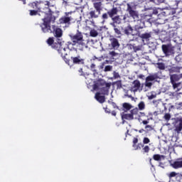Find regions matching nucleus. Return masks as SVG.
Masks as SVG:
<instances>
[{
	"mask_svg": "<svg viewBox=\"0 0 182 182\" xmlns=\"http://www.w3.org/2000/svg\"><path fill=\"white\" fill-rule=\"evenodd\" d=\"M174 132H176L178 134L181 133L182 130V118H177L173 122Z\"/></svg>",
	"mask_w": 182,
	"mask_h": 182,
	"instance_id": "8",
	"label": "nucleus"
},
{
	"mask_svg": "<svg viewBox=\"0 0 182 182\" xmlns=\"http://www.w3.org/2000/svg\"><path fill=\"white\" fill-rule=\"evenodd\" d=\"M145 129H151V126H150V125H146V126L145 127Z\"/></svg>",
	"mask_w": 182,
	"mask_h": 182,
	"instance_id": "56",
	"label": "nucleus"
},
{
	"mask_svg": "<svg viewBox=\"0 0 182 182\" xmlns=\"http://www.w3.org/2000/svg\"><path fill=\"white\" fill-rule=\"evenodd\" d=\"M156 79H157V76L151 75L146 77V82H153V80H156Z\"/></svg>",
	"mask_w": 182,
	"mask_h": 182,
	"instance_id": "30",
	"label": "nucleus"
},
{
	"mask_svg": "<svg viewBox=\"0 0 182 182\" xmlns=\"http://www.w3.org/2000/svg\"><path fill=\"white\" fill-rule=\"evenodd\" d=\"M142 123H143V124H149V121L144 120V121H142Z\"/></svg>",
	"mask_w": 182,
	"mask_h": 182,
	"instance_id": "53",
	"label": "nucleus"
},
{
	"mask_svg": "<svg viewBox=\"0 0 182 182\" xmlns=\"http://www.w3.org/2000/svg\"><path fill=\"white\" fill-rule=\"evenodd\" d=\"M142 32H144V30H143V27L140 26H135L134 29V36H139L140 38Z\"/></svg>",
	"mask_w": 182,
	"mask_h": 182,
	"instance_id": "15",
	"label": "nucleus"
},
{
	"mask_svg": "<svg viewBox=\"0 0 182 182\" xmlns=\"http://www.w3.org/2000/svg\"><path fill=\"white\" fill-rule=\"evenodd\" d=\"M96 68V65L95 63L91 64L90 69H95Z\"/></svg>",
	"mask_w": 182,
	"mask_h": 182,
	"instance_id": "51",
	"label": "nucleus"
},
{
	"mask_svg": "<svg viewBox=\"0 0 182 182\" xmlns=\"http://www.w3.org/2000/svg\"><path fill=\"white\" fill-rule=\"evenodd\" d=\"M112 116H116V114H117L116 111H112Z\"/></svg>",
	"mask_w": 182,
	"mask_h": 182,
	"instance_id": "57",
	"label": "nucleus"
},
{
	"mask_svg": "<svg viewBox=\"0 0 182 182\" xmlns=\"http://www.w3.org/2000/svg\"><path fill=\"white\" fill-rule=\"evenodd\" d=\"M122 107H124V110L125 112H127V111L130 110V109H132V106L129 103L124 102L122 104Z\"/></svg>",
	"mask_w": 182,
	"mask_h": 182,
	"instance_id": "28",
	"label": "nucleus"
},
{
	"mask_svg": "<svg viewBox=\"0 0 182 182\" xmlns=\"http://www.w3.org/2000/svg\"><path fill=\"white\" fill-rule=\"evenodd\" d=\"M119 12V10L117 9V7H113L111 10H109L107 11L108 16L111 18L112 21H113V18L117 15Z\"/></svg>",
	"mask_w": 182,
	"mask_h": 182,
	"instance_id": "17",
	"label": "nucleus"
},
{
	"mask_svg": "<svg viewBox=\"0 0 182 182\" xmlns=\"http://www.w3.org/2000/svg\"><path fill=\"white\" fill-rule=\"evenodd\" d=\"M138 110H144L146 109V105L144 104V102L141 101L138 105Z\"/></svg>",
	"mask_w": 182,
	"mask_h": 182,
	"instance_id": "31",
	"label": "nucleus"
},
{
	"mask_svg": "<svg viewBox=\"0 0 182 182\" xmlns=\"http://www.w3.org/2000/svg\"><path fill=\"white\" fill-rule=\"evenodd\" d=\"M98 36H99V32H97V30H95V28L90 30V36H91V38H96Z\"/></svg>",
	"mask_w": 182,
	"mask_h": 182,
	"instance_id": "25",
	"label": "nucleus"
},
{
	"mask_svg": "<svg viewBox=\"0 0 182 182\" xmlns=\"http://www.w3.org/2000/svg\"><path fill=\"white\" fill-rule=\"evenodd\" d=\"M144 148L142 149L144 153H149V151H150V147L149 146H143Z\"/></svg>",
	"mask_w": 182,
	"mask_h": 182,
	"instance_id": "38",
	"label": "nucleus"
},
{
	"mask_svg": "<svg viewBox=\"0 0 182 182\" xmlns=\"http://www.w3.org/2000/svg\"><path fill=\"white\" fill-rule=\"evenodd\" d=\"M134 116H139V108L137 107L132 109L129 114H123L122 115V119L123 120H133Z\"/></svg>",
	"mask_w": 182,
	"mask_h": 182,
	"instance_id": "6",
	"label": "nucleus"
},
{
	"mask_svg": "<svg viewBox=\"0 0 182 182\" xmlns=\"http://www.w3.org/2000/svg\"><path fill=\"white\" fill-rule=\"evenodd\" d=\"M164 119L166 122H168L170 119H171V115L169 113H166L164 116Z\"/></svg>",
	"mask_w": 182,
	"mask_h": 182,
	"instance_id": "35",
	"label": "nucleus"
},
{
	"mask_svg": "<svg viewBox=\"0 0 182 182\" xmlns=\"http://www.w3.org/2000/svg\"><path fill=\"white\" fill-rule=\"evenodd\" d=\"M126 136H127V134H129V129H127V132L125 133Z\"/></svg>",
	"mask_w": 182,
	"mask_h": 182,
	"instance_id": "62",
	"label": "nucleus"
},
{
	"mask_svg": "<svg viewBox=\"0 0 182 182\" xmlns=\"http://www.w3.org/2000/svg\"><path fill=\"white\" fill-rule=\"evenodd\" d=\"M143 143L144 144H149V143H150V139L144 137L143 139Z\"/></svg>",
	"mask_w": 182,
	"mask_h": 182,
	"instance_id": "43",
	"label": "nucleus"
},
{
	"mask_svg": "<svg viewBox=\"0 0 182 182\" xmlns=\"http://www.w3.org/2000/svg\"><path fill=\"white\" fill-rule=\"evenodd\" d=\"M153 159L155 161H161V159H164V155L154 154Z\"/></svg>",
	"mask_w": 182,
	"mask_h": 182,
	"instance_id": "27",
	"label": "nucleus"
},
{
	"mask_svg": "<svg viewBox=\"0 0 182 182\" xmlns=\"http://www.w3.org/2000/svg\"><path fill=\"white\" fill-rule=\"evenodd\" d=\"M171 83H174L176 82H178L180 80V75L176 74H173L170 75Z\"/></svg>",
	"mask_w": 182,
	"mask_h": 182,
	"instance_id": "23",
	"label": "nucleus"
},
{
	"mask_svg": "<svg viewBox=\"0 0 182 182\" xmlns=\"http://www.w3.org/2000/svg\"><path fill=\"white\" fill-rule=\"evenodd\" d=\"M171 85H173V89H177V87L180 86V83L176 82H171Z\"/></svg>",
	"mask_w": 182,
	"mask_h": 182,
	"instance_id": "47",
	"label": "nucleus"
},
{
	"mask_svg": "<svg viewBox=\"0 0 182 182\" xmlns=\"http://www.w3.org/2000/svg\"><path fill=\"white\" fill-rule=\"evenodd\" d=\"M127 12L129 14V16L132 18H139V13L136 10H133V7L129 3L127 4Z\"/></svg>",
	"mask_w": 182,
	"mask_h": 182,
	"instance_id": "9",
	"label": "nucleus"
},
{
	"mask_svg": "<svg viewBox=\"0 0 182 182\" xmlns=\"http://www.w3.org/2000/svg\"><path fill=\"white\" fill-rule=\"evenodd\" d=\"M109 55L111 56V58H114V56H117L119 53H116L115 51H109Z\"/></svg>",
	"mask_w": 182,
	"mask_h": 182,
	"instance_id": "39",
	"label": "nucleus"
},
{
	"mask_svg": "<svg viewBox=\"0 0 182 182\" xmlns=\"http://www.w3.org/2000/svg\"><path fill=\"white\" fill-rule=\"evenodd\" d=\"M145 11H151L150 16H151V15H157L159 14V11H157V9H153V7H150L148 9L145 7Z\"/></svg>",
	"mask_w": 182,
	"mask_h": 182,
	"instance_id": "24",
	"label": "nucleus"
},
{
	"mask_svg": "<svg viewBox=\"0 0 182 182\" xmlns=\"http://www.w3.org/2000/svg\"><path fill=\"white\" fill-rule=\"evenodd\" d=\"M178 174L179 173L172 171L168 174V178H173V177H176V180H177V176H178Z\"/></svg>",
	"mask_w": 182,
	"mask_h": 182,
	"instance_id": "33",
	"label": "nucleus"
},
{
	"mask_svg": "<svg viewBox=\"0 0 182 182\" xmlns=\"http://www.w3.org/2000/svg\"><path fill=\"white\" fill-rule=\"evenodd\" d=\"M93 3V6L95 9V11H97V12H99V14H100V12H102V9H103V3H102L101 1H92Z\"/></svg>",
	"mask_w": 182,
	"mask_h": 182,
	"instance_id": "14",
	"label": "nucleus"
},
{
	"mask_svg": "<svg viewBox=\"0 0 182 182\" xmlns=\"http://www.w3.org/2000/svg\"><path fill=\"white\" fill-rule=\"evenodd\" d=\"M50 2L49 1H46V4H43V2L33 1L31 3V8L37 10H29L30 16H36V15H39V12L49 14L51 16L53 12L50 9Z\"/></svg>",
	"mask_w": 182,
	"mask_h": 182,
	"instance_id": "2",
	"label": "nucleus"
},
{
	"mask_svg": "<svg viewBox=\"0 0 182 182\" xmlns=\"http://www.w3.org/2000/svg\"><path fill=\"white\" fill-rule=\"evenodd\" d=\"M102 19H103L104 21L109 19V14L107 13H104L102 15Z\"/></svg>",
	"mask_w": 182,
	"mask_h": 182,
	"instance_id": "40",
	"label": "nucleus"
},
{
	"mask_svg": "<svg viewBox=\"0 0 182 182\" xmlns=\"http://www.w3.org/2000/svg\"><path fill=\"white\" fill-rule=\"evenodd\" d=\"M89 19H97L100 13L97 12L96 10H92L89 12Z\"/></svg>",
	"mask_w": 182,
	"mask_h": 182,
	"instance_id": "19",
	"label": "nucleus"
},
{
	"mask_svg": "<svg viewBox=\"0 0 182 182\" xmlns=\"http://www.w3.org/2000/svg\"><path fill=\"white\" fill-rule=\"evenodd\" d=\"M158 2H159L160 4H163V2H164V0H157Z\"/></svg>",
	"mask_w": 182,
	"mask_h": 182,
	"instance_id": "60",
	"label": "nucleus"
},
{
	"mask_svg": "<svg viewBox=\"0 0 182 182\" xmlns=\"http://www.w3.org/2000/svg\"><path fill=\"white\" fill-rule=\"evenodd\" d=\"M179 106H182V102H180V103H179Z\"/></svg>",
	"mask_w": 182,
	"mask_h": 182,
	"instance_id": "64",
	"label": "nucleus"
},
{
	"mask_svg": "<svg viewBox=\"0 0 182 182\" xmlns=\"http://www.w3.org/2000/svg\"><path fill=\"white\" fill-rule=\"evenodd\" d=\"M141 86V83L139 80H135L132 82V85L131 87V90L132 92H137L138 90H140V87Z\"/></svg>",
	"mask_w": 182,
	"mask_h": 182,
	"instance_id": "13",
	"label": "nucleus"
},
{
	"mask_svg": "<svg viewBox=\"0 0 182 182\" xmlns=\"http://www.w3.org/2000/svg\"><path fill=\"white\" fill-rule=\"evenodd\" d=\"M109 42L111 48H112L114 50H117L119 49V48H120V43H119V40L117 38H109Z\"/></svg>",
	"mask_w": 182,
	"mask_h": 182,
	"instance_id": "12",
	"label": "nucleus"
},
{
	"mask_svg": "<svg viewBox=\"0 0 182 182\" xmlns=\"http://www.w3.org/2000/svg\"><path fill=\"white\" fill-rule=\"evenodd\" d=\"M78 72L80 73V76H85V74L83 73V68H80L78 70Z\"/></svg>",
	"mask_w": 182,
	"mask_h": 182,
	"instance_id": "48",
	"label": "nucleus"
},
{
	"mask_svg": "<svg viewBox=\"0 0 182 182\" xmlns=\"http://www.w3.org/2000/svg\"><path fill=\"white\" fill-rule=\"evenodd\" d=\"M137 143H139V139L134 138L132 146L134 147V149H135V150H139V149H141V147H144V144H139L138 146H136V144H137ZM140 146H141V147H140Z\"/></svg>",
	"mask_w": 182,
	"mask_h": 182,
	"instance_id": "22",
	"label": "nucleus"
},
{
	"mask_svg": "<svg viewBox=\"0 0 182 182\" xmlns=\"http://www.w3.org/2000/svg\"><path fill=\"white\" fill-rule=\"evenodd\" d=\"M145 86L146 87H151V86H153V83L149 81H146Z\"/></svg>",
	"mask_w": 182,
	"mask_h": 182,
	"instance_id": "45",
	"label": "nucleus"
},
{
	"mask_svg": "<svg viewBox=\"0 0 182 182\" xmlns=\"http://www.w3.org/2000/svg\"><path fill=\"white\" fill-rule=\"evenodd\" d=\"M92 72H93V75L95 77L99 75V73H97V70L96 68H91Z\"/></svg>",
	"mask_w": 182,
	"mask_h": 182,
	"instance_id": "44",
	"label": "nucleus"
},
{
	"mask_svg": "<svg viewBox=\"0 0 182 182\" xmlns=\"http://www.w3.org/2000/svg\"><path fill=\"white\" fill-rule=\"evenodd\" d=\"M151 36H153V32L142 33L139 38L143 41H150Z\"/></svg>",
	"mask_w": 182,
	"mask_h": 182,
	"instance_id": "21",
	"label": "nucleus"
},
{
	"mask_svg": "<svg viewBox=\"0 0 182 182\" xmlns=\"http://www.w3.org/2000/svg\"><path fill=\"white\" fill-rule=\"evenodd\" d=\"M113 76H114V79L120 78V75L119 74V73H117L116 71H114Z\"/></svg>",
	"mask_w": 182,
	"mask_h": 182,
	"instance_id": "41",
	"label": "nucleus"
},
{
	"mask_svg": "<svg viewBox=\"0 0 182 182\" xmlns=\"http://www.w3.org/2000/svg\"><path fill=\"white\" fill-rule=\"evenodd\" d=\"M105 63H103L102 65H100V69H103L105 68Z\"/></svg>",
	"mask_w": 182,
	"mask_h": 182,
	"instance_id": "52",
	"label": "nucleus"
},
{
	"mask_svg": "<svg viewBox=\"0 0 182 182\" xmlns=\"http://www.w3.org/2000/svg\"><path fill=\"white\" fill-rule=\"evenodd\" d=\"M162 50L165 55L170 53V48L167 45H162Z\"/></svg>",
	"mask_w": 182,
	"mask_h": 182,
	"instance_id": "26",
	"label": "nucleus"
},
{
	"mask_svg": "<svg viewBox=\"0 0 182 182\" xmlns=\"http://www.w3.org/2000/svg\"><path fill=\"white\" fill-rule=\"evenodd\" d=\"M157 66L159 70H164L166 69V65L164 63H158Z\"/></svg>",
	"mask_w": 182,
	"mask_h": 182,
	"instance_id": "34",
	"label": "nucleus"
},
{
	"mask_svg": "<svg viewBox=\"0 0 182 182\" xmlns=\"http://www.w3.org/2000/svg\"><path fill=\"white\" fill-rule=\"evenodd\" d=\"M112 69H113V66H112V65H107L105 68L104 72H110V71H112Z\"/></svg>",
	"mask_w": 182,
	"mask_h": 182,
	"instance_id": "37",
	"label": "nucleus"
},
{
	"mask_svg": "<svg viewBox=\"0 0 182 182\" xmlns=\"http://www.w3.org/2000/svg\"><path fill=\"white\" fill-rule=\"evenodd\" d=\"M79 49L70 48L69 50V59L71 60L73 65H85V59L82 58L80 55L77 53Z\"/></svg>",
	"mask_w": 182,
	"mask_h": 182,
	"instance_id": "5",
	"label": "nucleus"
},
{
	"mask_svg": "<svg viewBox=\"0 0 182 182\" xmlns=\"http://www.w3.org/2000/svg\"><path fill=\"white\" fill-rule=\"evenodd\" d=\"M23 1V5H26V0H19Z\"/></svg>",
	"mask_w": 182,
	"mask_h": 182,
	"instance_id": "59",
	"label": "nucleus"
},
{
	"mask_svg": "<svg viewBox=\"0 0 182 182\" xmlns=\"http://www.w3.org/2000/svg\"><path fill=\"white\" fill-rule=\"evenodd\" d=\"M68 15H69V13H65V16H62L60 19H59V22L60 24H67V25H70V22L72 21V19H73L71 16H68Z\"/></svg>",
	"mask_w": 182,
	"mask_h": 182,
	"instance_id": "11",
	"label": "nucleus"
},
{
	"mask_svg": "<svg viewBox=\"0 0 182 182\" xmlns=\"http://www.w3.org/2000/svg\"><path fill=\"white\" fill-rule=\"evenodd\" d=\"M47 43L48 45H49L50 46H52V48L53 49V46L55 44L58 45V43H55V40H53V38H49L47 40Z\"/></svg>",
	"mask_w": 182,
	"mask_h": 182,
	"instance_id": "29",
	"label": "nucleus"
},
{
	"mask_svg": "<svg viewBox=\"0 0 182 182\" xmlns=\"http://www.w3.org/2000/svg\"><path fill=\"white\" fill-rule=\"evenodd\" d=\"M70 38L73 42V46H75V49L83 50V49L87 48L86 43H85V39H83V33L79 30L77 31L75 34H70Z\"/></svg>",
	"mask_w": 182,
	"mask_h": 182,
	"instance_id": "3",
	"label": "nucleus"
},
{
	"mask_svg": "<svg viewBox=\"0 0 182 182\" xmlns=\"http://www.w3.org/2000/svg\"><path fill=\"white\" fill-rule=\"evenodd\" d=\"M43 23L41 25V28L44 33H53L57 39H58V42L62 41V37L63 36V30L59 28L55 25H53L50 28V22L53 21V23H55V21H56V17L55 16H50L49 20H46V18H43Z\"/></svg>",
	"mask_w": 182,
	"mask_h": 182,
	"instance_id": "1",
	"label": "nucleus"
},
{
	"mask_svg": "<svg viewBox=\"0 0 182 182\" xmlns=\"http://www.w3.org/2000/svg\"><path fill=\"white\" fill-rule=\"evenodd\" d=\"M100 85L105 86V87H102L100 89V92L102 95H105L107 96V95H109V90L110 89V86H112V82H106V81L102 80L100 81Z\"/></svg>",
	"mask_w": 182,
	"mask_h": 182,
	"instance_id": "7",
	"label": "nucleus"
},
{
	"mask_svg": "<svg viewBox=\"0 0 182 182\" xmlns=\"http://www.w3.org/2000/svg\"><path fill=\"white\" fill-rule=\"evenodd\" d=\"M176 181L182 182V175L178 173V175L176 176Z\"/></svg>",
	"mask_w": 182,
	"mask_h": 182,
	"instance_id": "46",
	"label": "nucleus"
},
{
	"mask_svg": "<svg viewBox=\"0 0 182 182\" xmlns=\"http://www.w3.org/2000/svg\"><path fill=\"white\" fill-rule=\"evenodd\" d=\"M53 49L58 52L59 55L63 58V60L70 66L72 65V60L69 59L70 55L66 53V48L62 47V40L60 39V42H58V44H54Z\"/></svg>",
	"mask_w": 182,
	"mask_h": 182,
	"instance_id": "4",
	"label": "nucleus"
},
{
	"mask_svg": "<svg viewBox=\"0 0 182 182\" xmlns=\"http://www.w3.org/2000/svg\"><path fill=\"white\" fill-rule=\"evenodd\" d=\"M124 35H127V36L132 35L134 36V29L132 27V26L129 25L128 26L125 27L124 30Z\"/></svg>",
	"mask_w": 182,
	"mask_h": 182,
	"instance_id": "18",
	"label": "nucleus"
},
{
	"mask_svg": "<svg viewBox=\"0 0 182 182\" xmlns=\"http://www.w3.org/2000/svg\"><path fill=\"white\" fill-rule=\"evenodd\" d=\"M143 132H144V129H141L139 131V133H143Z\"/></svg>",
	"mask_w": 182,
	"mask_h": 182,
	"instance_id": "61",
	"label": "nucleus"
},
{
	"mask_svg": "<svg viewBox=\"0 0 182 182\" xmlns=\"http://www.w3.org/2000/svg\"><path fill=\"white\" fill-rule=\"evenodd\" d=\"M99 89V84H94L93 85V90H97Z\"/></svg>",
	"mask_w": 182,
	"mask_h": 182,
	"instance_id": "49",
	"label": "nucleus"
},
{
	"mask_svg": "<svg viewBox=\"0 0 182 182\" xmlns=\"http://www.w3.org/2000/svg\"><path fill=\"white\" fill-rule=\"evenodd\" d=\"M148 2H153V4H156V0H146Z\"/></svg>",
	"mask_w": 182,
	"mask_h": 182,
	"instance_id": "55",
	"label": "nucleus"
},
{
	"mask_svg": "<svg viewBox=\"0 0 182 182\" xmlns=\"http://www.w3.org/2000/svg\"><path fill=\"white\" fill-rule=\"evenodd\" d=\"M70 45H72V46H73V41H68V43H67V46H68V49H69V46H70Z\"/></svg>",
	"mask_w": 182,
	"mask_h": 182,
	"instance_id": "50",
	"label": "nucleus"
},
{
	"mask_svg": "<svg viewBox=\"0 0 182 182\" xmlns=\"http://www.w3.org/2000/svg\"><path fill=\"white\" fill-rule=\"evenodd\" d=\"M171 70L172 72H176L177 73H180L182 70V68L181 67H172L171 68Z\"/></svg>",
	"mask_w": 182,
	"mask_h": 182,
	"instance_id": "32",
	"label": "nucleus"
},
{
	"mask_svg": "<svg viewBox=\"0 0 182 182\" xmlns=\"http://www.w3.org/2000/svg\"><path fill=\"white\" fill-rule=\"evenodd\" d=\"M125 96H127V97H129L130 99H132V100H133V99H134V97H133V96H132V95H125Z\"/></svg>",
	"mask_w": 182,
	"mask_h": 182,
	"instance_id": "54",
	"label": "nucleus"
},
{
	"mask_svg": "<svg viewBox=\"0 0 182 182\" xmlns=\"http://www.w3.org/2000/svg\"><path fill=\"white\" fill-rule=\"evenodd\" d=\"M171 166L175 169L182 168V158H179L176 161H174L171 164Z\"/></svg>",
	"mask_w": 182,
	"mask_h": 182,
	"instance_id": "16",
	"label": "nucleus"
},
{
	"mask_svg": "<svg viewBox=\"0 0 182 182\" xmlns=\"http://www.w3.org/2000/svg\"><path fill=\"white\" fill-rule=\"evenodd\" d=\"M96 1H102V0H92V2H96Z\"/></svg>",
	"mask_w": 182,
	"mask_h": 182,
	"instance_id": "63",
	"label": "nucleus"
},
{
	"mask_svg": "<svg viewBox=\"0 0 182 182\" xmlns=\"http://www.w3.org/2000/svg\"><path fill=\"white\" fill-rule=\"evenodd\" d=\"M122 23V18H120V16H115L114 18H112V21L109 23L110 26H112L114 31V29H117L119 28V26Z\"/></svg>",
	"mask_w": 182,
	"mask_h": 182,
	"instance_id": "10",
	"label": "nucleus"
},
{
	"mask_svg": "<svg viewBox=\"0 0 182 182\" xmlns=\"http://www.w3.org/2000/svg\"><path fill=\"white\" fill-rule=\"evenodd\" d=\"M114 33L116 35H118V36H120L122 35V31H120V27H118L114 30Z\"/></svg>",
	"mask_w": 182,
	"mask_h": 182,
	"instance_id": "36",
	"label": "nucleus"
},
{
	"mask_svg": "<svg viewBox=\"0 0 182 182\" xmlns=\"http://www.w3.org/2000/svg\"><path fill=\"white\" fill-rule=\"evenodd\" d=\"M134 52H137L139 50H141V46H133Z\"/></svg>",
	"mask_w": 182,
	"mask_h": 182,
	"instance_id": "42",
	"label": "nucleus"
},
{
	"mask_svg": "<svg viewBox=\"0 0 182 182\" xmlns=\"http://www.w3.org/2000/svg\"><path fill=\"white\" fill-rule=\"evenodd\" d=\"M149 164H151V167H154V166L151 163V159H149Z\"/></svg>",
	"mask_w": 182,
	"mask_h": 182,
	"instance_id": "58",
	"label": "nucleus"
},
{
	"mask_svg": "<svg viewBox=\"0 0 182 182\" xmlns=\"http://www.w3.org/2000/svg\"><path fill=\"white\" fill-rule=\"evenodd\" d=\"M95 97L99 103H105L106 102V97L100 95V92H97Z\"/></svg>",
	"mask_w": 182,
	"mask_h": 182,
	"instance_id": "20",
	"label": "nucleus"
}]
</instances>
